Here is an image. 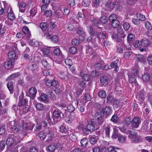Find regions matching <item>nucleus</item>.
I'll return each instance as SVG.
<instances>
[{
    "label": "nucleus",
    "instance_id": "obj_33",
    "mask_svg": "<svg viewBox=\"0 0 152 152\" xmlns=\"http://www.w3.org/2000/svg\"><path fill=\"white\" fill-rule=\"evenodd\" d=\"M113 27L114 28H117L120 25V22L119 21L116 20L111 23Z\"/></svg>",
    "mask_w": 152,
    "mask_h": 152
},
{
    "label": "nucleus",
    "instance_id": "obj_7",
    "mask_svg": "<svg viewBox=\"0 0 152 152\" xmlns=\"http://www.w3.org/2000/svg\"><path fill=\"white\" fill-rule=\"evenodd\" d=\"M22 32L24 34L25 37L27 38H29L31 36L30 33L28 28L27 26H24L22 28Z\"/></svg>",
    "mask_w": 152,
    "mask_h": 152
},
{
    "label": "nucleus",
    "instance_id": "obj_61",
    "mask_svg": "<svg viewBox=\"0 0 152 152\" xmlns=\"http://www.w3.org/2000/svg\"><path fill=\"white\" fill-rule=\"evenodd\" d=\"M65 62L66 65L71 66L72 65V61L70 59H66L65 60Z\"/></svg>",
    "mask_w": 152,
    "mask_h": 152
},
{
    "label": "nucleus",
    "instance_id": "obj_11",
    "mask_svg": "<svg viewBox=\"0 0 152 152\" xmlns=\"http://www.w3.org/2000/svg\"><path fill=\"white\" fill-rule=\"evenodd\" d=\"M8 56L9 59L11 61H13L17 59L15 52L13 51H10L8 53Z\"/></svg>",
    "mask_w": 152,
    "mask_h": 152
},
{
    "label": "nucleus",
    "instance_id": "obj_56",
    "mask_svg": "<svg viewBox=\"0 0 152 152\" xmlns=\"http://www.w3.org/2000/svg\"><path fill=\"white\" fill-rule=\"evenodd\" d=\"M8 17L9 19L11 20H14L15 18L14 15L13 13L11 12H10L8 14Z\"/></svg>",
    "mask_w": 152,
    "mask_h": 152
},
{
    "label": "nucleus",
    "instance_id": "obj_30",
    "mask_svg": "<svg viewBox=\"0 0 152 152\" xmlns=\"http://www.w3.org/2000/svg\"><path fill=\"white\" fill-rule=\"evenodd\" d=\"M136 16L137 19L139 20L142 21H145V15H142L141 14L137 13Z\"/></svg>",
    "mask_w": 152,
    "mask_h": 152
},
{
    "label": "nucleus",
    "instance_id": "obj_44",
    "mask_svg": "<svg viewBox=\"0 0 152 152\" xmlns=\"http://www.w3.org/2000/svg\"><path fill=\"white\" fill-rule=\"evenodd\" d=\"M99 96L101 98H105L106 96V94L104 91H100L98 94Z\"/></svg>",
    "mask_w": 152,
    "mask_h": 152
},
{
    "label": "nucleus",
    "instance_id": "obj_62",
    "mask_svg": "<svg viewBox=\"0 0 152 152\" xmlns=\"http://www.w3.org/2000/svg\"><path fill=\"white\" fill-rule=\"evenodd\" d=\"M72 44L73 45H77L79 44V41L77 39H74L72 41Z\"/></svg>",
    "mask_w": 152,
    "mask_h": 152
},
{
    "label": "nucleus",
    "instance_id": "obj_23",
    "mask_svg": "<svg viewBox=\"0 0 152 152\" xmlns=\"http://www.w3.org/2000/svg\"><path fill=\"white\" fill-rule=\"evenodd\" d=\"M43 65L45 67L49 69L50 67V63H48L46 59H43L42 62Z\"/></svg>",
    "mask_w": 152,
    "mask_h": 152
},
{
    "label": "nucleus",
    "instance_id": "obj_47",
    "mask_svg": "<svg viewBox=\"0 0 152 152\" xmlns=\"http://www.w3.org/2000/svg\"><path fill=\"white\" fill-rule=\"evenodd\" d=\"M123 28L125 30L127 31L129 29L130 26L129 23L127 22H125L123 24Z\"/></svg>",
    "mask_w": 152,
    "mask_h": 152
},
{
    "label": "nucleus",
    "instance_id": "obj_10",
    "mask_svg": "<svg viewBox=\"0 0 152 152\" xmlns=\"http://www.w3.org/2000/svg\"><path fill=\"white\" fill-rule=\"evenodd\" d=\"M108 34L105 33H99L98 34L97 37L99 39H103V41L108 38Z\"/></svg>",
    "mask_w": 152,
    "mask_h": 152
},
{
    "label": "nucleus",
    "instance_id": "obj_28",
    "mask_svg": "<svg viewBox=\"0 0 152 152\" xmlns=\"http://www.w3.org/2000/svg\"><path fill=\"white\" fill-rule=\"evenodd\" d=\"M37 135L38 136V137L42 140H44L46 136V135L45 134L44 132H42L38 134Z\"/></svg>",
    "mask_w": 152,
    "mask_h": 152
},
{
    "label": "nucleus",
    "instance_id": "obj_15",
    "mask_svg": "<svg viewBox=\"0 0 152 152\" xmlns=\"http://www.w3.org/2000/svg\"><path fill=\"white\" fill-rule=\"evenodd\" d=\"M7 86L8 88L10 94H13L14 92V88L13 85V83H12V81H9L7 83Z\"/></svg>",
    "mask_w": 152,
    "mask_h": 152
},
{
    "label": "nucleus",
    "instance_id": "obj_52",
    "mask_svg": "<svg viewBox=\"0 0 152 152\" xmlns=\"http://www.w3.org/2000/svg\"><path fill=\"white\" fill-rule=\"evenodd\" d=\"M40 28L43 30H45L46 29L47 26V24L45 23H41L40 24Z\"/></svg>",
    "mask_w": 152,
    "mask_h": 152
},
{
    "label": "nucleus",
    "instance_id": "obj_50",
    "mask_svg": "<svg viewBox=\"0 0 152 152\" xmlns=\"http://www.w3.org/2000/svg\"><path fill=\"white\" fill-rule=\"evenodd\" d=\"M36 107L37 110H42L44 109V107L42 104L40 103H38L36 104Z\"/></svg>",
    "mask_w": 152,
    "mask_h": 152
},
{
    "label": "nucleus",
    "instance_id": "obj_38",
    "mask_svg": "<svg viewBox=\"0 0 152 152\" xmlns=\"http://www.w3.org/2000/svg\"><path fill=\"white\" fill-rule=\"evenodd\" d=\"M126 137L123 135L120 134L118 137V141L121 142H124L125 141Z\"/></svg>",
    "mask_w": 152,
    "mask_h": 152
},
{
    "label": "nucleus",
    "instance_id": "obj_37",
    "mask_svg": "<svg viewBox=\"0 0 152 152\" xmlns=\"http://www.w3.org/2000/svg\"><path fill=\"white\" fill-rule=\"evenodd\" d=\"M134 35L133 34L130 33L128 35L127 41L129 42L132 41L134 39Z\"/></svg>",
    "mask_w": 152,
    "mask_h": 152
},
{
    "label": "nucleus",
    "instance_id": "obj_57",
    "mask_svg": "<svg viewBox=\"0 0 152 152\" xmlns=\"http://www.w3.org/2000/svg\"><path fill=\"white\" fill-rule=\"evenodd\" d=\"M60 113L58 110H54L53 112V116L56 118H58L60 116Z\"/></svg>",
    "mask_w": 152,
    "mask_h": 152
},
{
    "label": "nucleus",
    "instance_id": "obj_60",
    "mask_svg": "<svg viewBox=\"0 0 152 152\" xmlns=\"http://www.w3.org/2000/svg\"><path fill=\"white\" fill-rule=\"evenodd\" d=\"M141 40L140 41L137 40L134 43V45L135 47H142V44H141Z\"/></svg>",
    "mask_w": 152,
    "mask_h": 152
},
{
    "label": "nucleus",
    "instance_id": "obj_16",
    "mask_svg": "<svg viewBox=\"0 0 152 152\" xmlns=\"http://www.w3.org/2000/svg\"><path fill=\"white\" fill-rule=\"evenodd\" d=\"M102 113L101 111L100 112L96 113L94 115L95 118L97 120H100L104 118Z\"/></svg>",
    "mask_w": 152,
    "mask_h": 152
},
{
    "label": "nucleus",
    "instance_id": "obj_25",
    "mask_svg": "<svg viewBox=\"0 0 152 152\" xmlns=\"http://www.w3.org/2000/svg\"><path fill=\"white\" fill-rule=\"evenodd\" d=\"M132 139V142L133 143H137L141 142V138L139 136H137L135 138H130Z\"/></svg>",
    "mask_w": 152,
    "mask_h": 152
},
{
    "label": "nucleus",
    "instance_id": "obj_58",
    "mask_svg": "<svg viewBox=\"0 0 152 152\" xmlns=\"http://www.w3.org/2000/svg\"><path fill=\"white\" fill-rule=\"evenodd\" d=\"M24 34H23L22 32H18L16 35L17 37L19 39H20L23 37H26L24 35Z\"/></svg>",
    "mask_w": 152,
    "mask_h": 152
},
{
    "label": "nucleus",
    "instance_id": "obj_34",
    "mask_svg": "<svg viewBox=\"0 0 152 152\" xmlns=\"http://www.w3.org/2000/svg\"><path fill=\"white\" fill-rule=\"evenodd\" d=\"M6 125H2L0 127V134L2 135L5 134L6 131Z\"/></svg>",
    "mask_w": 152,
    "mask_h": 152
},
{
    "label": "nucleus",
    "instance_id": "obj_64",
    "mask_svg": "<svg viewBox=\"0 0 152 152\" xmlns=\"http://www.w3.org/2000/svg\"><path fill=\"white\" fill-rule=\"evenodd\" d=\"M38 67L37 64L33 63L31 65L29 68L31 70L33 71L37 69Z\"/></svg>",
    "mask_w": 152,
    "mask_h": 152
},
{
    "label": "nucleus",
    "instance_id": "obj_13",
    "mask_svg": "<svg viewBox=\"0 0 152 152\" xmlns=\"http://www.w3.org/2000/svg\"><path fill=\"white\" fill-rule=\"evenodd\" d=\"M141 44L142 47H146L150 45L149 41L146 38H144L141 40Z\"/></svg>",
    "mask_w": 152,
    "mask_h": 152
},
{
    "label": "nucleus",
    "instance_id": "obj_27",
    "mask_svg": "<svg viewBox=\"0 0 152 152\" xmlns=\"http://www.w3.org/2000/svg\"><path fill=\"white\" fill-rule=\"evenodd\" d=\"M47 93L48 96L52 100H55L56 99V98L54 95V94L52 91H50Z\"/></svg>",
    "mask_w": 152,
    "mask_h": 152
},
{
    "label": "nucleus",
    "instance_id": "obj_59",
    "mask_svg": "<svg viewBox=\"0 0 152 152\" xmlns=\"http://www.w3.org/2000/svg\"><path fill=\"white\" fill-rule=\"evenodd\" d=\"M113 2H110L107 4V6L109 10H113L115 6Z\"/></svg>",
    "mask_w": 152,
    "mask_h": 152
},
{
    "label": "nucleus",
    "instance_id": "obj_51",
    "mask_svg": "<svg viewBox=\"0 0 152 152\" xmlns=\"http://www.w3.org/2000/svg\"><path fill=\"white\" fill-rule=\"evenodd\" d=\"M64 14L66 15H68L69 13V7H65L63 8Z\"/></svg>",
    "mask_w": 152,
    "mask_h": 152
},
{
    "label": "nucleus",
    "instance_id": "obj_19",
    "mask_svg": "<svg viewBox=\"0 0 152 152\" xmlns=\"http://www.w3.org/2000/svg\"><path fill=\"white\" fill-rule=\"evenodd\" d=\"M85 15L82 12H79L77 16V18L79 21H82L85 18Z\"/></svg>",
    "mask_w": 152,
    "mask_h": 152
},
{
    "label": "nucleus",
    "instance_id": "obj_14",
    "mask_svg": "<svg viewBox=\"0 0 152 152\" xmlns=\"http://www.w3.org/2000/svg\"><path fill=\"white\" fill-rule=\"evenodd\" d=\"M43 53L44 57H48L50 59H52L51 55H52L50 51L47 49H45L43 50Z\"/></svg>",
    "mask_w": 152,
    "mask_h": 152
},
{
    "label": "nucleus",
    "instance_id": "obj_46",
    "mask_svg": "<svg viewBox=\"0 0 152 152\" xmlns=\"http://www.w3.org/2000/svg\"><path fill=\"white\" fill-rule=\"evenodd\" d=\"M145 28L148 29H151L152 28V26L150 23L148 21L145 22Z\"/></svg>",
    "mask_w": 152,
    "mask_h": 152
},
{
    "label": "nucleus",
    "instance_id": "obj_21",
    "mask_svg": "<svg viewBox=\"0 0 152 152\" xmlns=\"http://www.w3.org/2000/svg\"><path fill=\"white\" fill-rule=\"evenodd\" d=\"M130 117H126L124 120L125 125L126 127H128L129 125L132 123V120Z\"/></svg>",
    "mask_w": 152,
    "mask_h": 152
},
{
    "label": "nucleus",
    "instance_id": "obj_3",
    "mask_svg": "<svg viewBox=\"0 0 152 152\" xmlns=\"http://www.w3.org/2000/svg\"><path fill=\"white\" fill-rule=\"evenodd\" d=\"M9 125H11V126L10 129L14 133H15L20 131L19 126L17 123H15L14 121L10 122L9 124H7V126H9Z\"/></svg>",
    "mask_w": 152,
    "mask_h": 152
},
{
    "label": "nucleus",
    "instance_id": "obj_8",
    "mask_svg": "<svg viewBox=\"0 0 152 152\" xmlns=\"http://www.w3.org/2000/svg\"><path fill=\"white\" fill-rule=\"evenodd\" d=\"M14 64V61H11L10 60L8 61H6L4 62V66L8 69H11L12 68V66Z\"/></svg>",
    "mask_w": 152,
    "mask_h": 152
},
{
    "label": "nucleus",
    "instance_id": "obj_45",
    "mask_svg": "<svg viewBox=\"0 0 152 152\" xmlns=\"http://www.w3.org/2000/svg\"><path fill=\"white\" fill-rule=\"evenodd\" d=\"M91 3L90 0H83L82 1V5L85 7L89 6Z\"/></svg>",
    "mask_w": 152,
    "mask_h": 152
},
{
    "label": "nucleus",
    "instance_id": "obj_54",
    "mask_svg": "<svg viewBox=\"0 0 152 152\" xmlns=\"http://www.w3.org/2000/svg\"><path fill=\"white\" fill-rule=\"evenodd\" d=\"M90 143L92 145H94L97 142V139L96 137H91L89 139Z\"/></svg>",
    "mask_w": 152,
    "mask_h": 152
},
{
    "label": "nucleus",
    "instance_id": "obj_35",
    "mask_svg": "<svg viewBox=\"0 0 152 152\" xmlns=\"http://www.w3.org/2000/svg\"><path fill=\"white\" fill-rule=\"evenodd\" d=\"M37 12V8L36 7L33 8L30 11V16L32 17L34 16Z\"/></svg>",
    "mask_w": 152,
    "mask_h": 152
},
{
    "label": "nucleus",
    "instance_id": "obj_36",
    "mask_svg": "<svg viewBox=\"0 0 152 152\" xmlns=\"http://www.w3.org/2000/svg\"><path fill=\"white\" fill-rule=\"evenodd\" d=\"M108 18L106 16H103L100 19V21L103 23H107L108 21Z\"/></svg>",
    "mask_w": 152,
    "mask_h": 152
},
{
    "label": "nucleus",
    "instance_id": "obj_53",
    "mask_svg": "<svg viewBox=\"0 0 152 152\" xmlns=\"http://www.w3.org/2000/svg\"><path fill=\"white\" fill-rule=\"evenodd\" d=\"M117 33L121 35H122V37H124L125 35H124L123 29L121 28H119L117 30Z\"/></svg>",
    "mask_w": 152,
    "mask_h": 152
},
{
    "label": "nucleus",
    "instance_id": "obj_43",
    "mask_svg": "<svg viewBox=\"0 0 152 152\" xmlns=\"http://www.w3.org/2000/svg\"><path fill=\"white\" fill-rule=\"evenodd\" d=\"M56 147L53 145H50L48 147V150L49 151L53 152L56 149Z\"/></svg>",
    "mask_w": 152,
    "mask_h": 152
},
{
    "label": "nucleus",
    "instance_id": "obj_39",
    "mask_svg": "<svg viewBox=\"0 0 152 152\" xmlns=\"http://www.w3.org/2000/svg\"><path fill=\"white\" fill-rule=\"evenodd\" d=\"M117 17L115 14H112L109 17V20L111 23L117 20Z\"/></svg>",
    "mask_w": 152,
    "mask_h": 152
},
{
    "label": "nucleus",
    "instance_id": "obj_4",
    "mask_svg": "<svg viewBox=\"0 0 152 152\" xmlns=\"http://www.w3.org/2000/svg\"><path fill=\"white\" fill-rule=\"evenodd\" d=\"M140 123V118L137 117H134L132 120L131 125L130 128L131 129L137 128Z\"/></svg>",
    "mask_w": 152,
    "mask_h": 152
},
{
    "label": "nucleus",
    "instance_id": "obj_48",
    "mask_svg": "<svg viewBox=\"0 0 152 152\" xmlns=\"http://www.w3.org/2000/svg\"><path fill=\"white\" fill-rule=\"evenodd\" d=\"M67 109L69 112L72 113L75 110V108L72 105L69 104L67 107Z\"/></svg>",
    "mask_w": 152,
    "mask_h": 152
},
{
    "label": "nucleus",
    "instance_id": "obj_55",
    "mask_svg": "<svg viewBox=\"0 0 152 152\" xmlns=\"http://www.w3.org/2000/svg\"><path fill=\"white\" fill-rule=\"evenodd\" d=\"M53 136L54 134L53 132H49L46 135L48 137V140H51L53 138Z\"/></svg>",
    "mask_w": 152,
    "mask_h": 152
},
{
    "label": "nucleus",
    "instance_id": "obj_1",
    "mask_svg": "<svg viewBox=\"0 0 152 152\" xmlns=\"http://www.w3.org/2000/svg\"><path fill=\"white\" fill-rule=\"evenodd\" d=\"M96 121L94 119H91L88 122L85 129L83 130V135H88L95 130Z\"/></svg>",
    "mask_w": 152,
    "mask_h": 152
},
{
    "label": "nucleus",
    "instance_id": "obj_40",
    "mask_svg": "<svg viewBox=\"0 0 152 152\" xmlns=\"http://www.w3.org/2000/svg\"><path fill=\"white\" fill-rule=\"evenodd\" d=\"M136 58L137 60L141 62H143L144 61L143 56L141 54L136 55Z\"/></svg>",
    "mask_w": 152,
    "mask_h": 152
},
{
    "label": "nucleus",
    "instance_id": "obj_63",
    "mask_svg": "<svg viewBox=\"0 0 152 152\" xmlns=\"http://www.w3.org/2000/svg\"><path fill=\"white\" fill-rule=\"evenodd\" d=\"M77 50V48L75 47H72L69 49V52L72 54H74L75 53Z\"/></svg>",
    "mask_w": 152,
    "mask_h": 152
},
{
    "label": "nucleus",
    "instance_id": "obj_26",
    "mask_svg": "<svg viewBox=\"0 0 152 152\" xmlns=\"http://www.w3.org/2000/svg\"><path fill=\"white\" fill-rule=\"evenodd\" d=\"M110 127H111L110 126L107 125L105 128L104 130L106 133V137H110Z\"/></svg>",
    "mask_w": 152,
    "mask_h": 152
},
{
    "label": "nucleus",
    "instance_id": "obj_18",
    "mask_svg": "<svg viewBox=\"0 0 152 152\" xmlns=\"http://www.w3.org/2000/svg\"><path fill=\"white\" fill-rule=\"evenodd\" d=\"M151 75L150 74H144L142 75V80L144 82H148L150 80Z\"/></svg>",
    "mask_w": 152,
    "mask_h": 152
},
{
    "label": "nucleus",
    "instance_id": "obj_31",
    "mask_svg": "<svg viewBox=\"0 0 152 152\" xmlns=\"http://www.w3.org/2000/svg\"><path fill=\"white\" fill-rule=\"evenodd\" d=\"M138 98L141 102H142L145 99V96L142 91H140L138 94Z\"/></svg>",
    "mask_w": 152,
    "mask_h": 152
},
{
    "label": "nucleus",
    "instance_id": "obj_20",
    "mask_svg": "<svg viewBox=\"0 0 152 152\" xmlns=\"http://www.w3.org/2000/svg\"><path fill=\"white\" fill-rule=\"evenodd\" d=\"M23 94L20 97V103L21 106L25 105L28 102V100L26 98H24Z\"/></svg>",
    "mask_w": 152,
    "mask_h": 152
},
{
    "label": "nucleus",
    "instance_id": "obj_2",
    "mask_svg": "<svg viewBox=\"0 0 152 152\" xmlns=\"http://www.w3.org/2000/svg\"><path fill=\"white\" fill-rule=\"evenodd\" d=\"M138 72V69L136 67L129 74V81L130 83H136V76Z\"/></svg>",
    "mask_w": 152,
    "mask_h": 152
},
{
    "label": "nucleus",
    "instance_id": "obj_32",
    "mask_svg": "<svg viewBox=\"0 0 152 152\" xmlns=\"http://www.w3.org/2000/svg\"><path fill=\"white\" fill-rule=\"evenodd\" d=\"M80 143L82 146L85 147L87 145L88 143V140L87 139H83L81 140Z\"/></svg>",
    "mask_w": 152,
    "mask_h": 152
},
{
    "label": "nucleus",
    "instance_id": "obj_41",
    "mask_svg": "<svg viewBox=\"0 0 152 152\" xmlns=\"http://www.w3.org/2000/svg\"><path fill=\"white\" fill-rule=\"evenodd\" d=\"M118 119V116L116 115H114L112 117L110 121L115 123H117Z\"/></svg>",
    "mask_w": 152,
    "mask_h": 152
},
{
    "label": "nucleus",
    "instance_id": "obj_6",
    "mask_svg": "<svg viewBox=\"0 0 152 152\" xmlns=\"http://www.w3.org/2000/svg\"><path fill=\"white\" fill-rule=\"evenodd\" d=\"M101 110L103 114L106 115L105 117L108 116L112 113V110L109 107L107 106L104 108L102 109Z\"/></svg>",
    "mask_w": 152,
    "mask_h": 152
},
{
    "label": "nucleus",
    "instance_id": "obj_17",
    "mask_svg": "<svg viewBox=\"0 0 152 152\" xmlns=\"http://www.w3.org/2000/svg\"><path fill=\"white\" fill-rule=\"evenodd\" d=\"M86 53L88 55L91 56L94 54V50L90 46H87L86 47Z\"/></svg>",
    "mask_w": 152,
    "mask_h": 152
},
{
    "label": "nucleus",
    "instance_id": "obj_49",
    "mask_svg": "<svg viewBox=\"0 0 152 152\" xmlns=\"http://www.w3.org/2000/svg\"><path fill=\"white\" fill-rule=\"evenodd\" d=\"M100 80L101 83H105L107 82V77L106 76L102 75L100 77Z\"/></svg>",
    "mask_w": 152,
    "mask_h": 152
},
{
    "label": "nucleus",
    "instance_id": "obj_29",
    "mask_svg": "<svg viewBox=\"0 0 152 152\" xmlns=\"http://www.w3.org/2000/svg\"><path fill=\"white\" fill-rule=\"evenodd\" d=\"M104 46L106 49L109 48L110 45V43L108 41L107 39L102 41Z\"/></svg>",
    "mask_w": 152,
    "mask_h": 152
},
{
    "label": "nucleus",
    "instance_id": "obj_22",
    "mask_svg": "<svg viewBox=\"0 0 152 152\" xmlns=\"http://www.w3.org/2000/svg\"><path fill=\"white\" fill-rule=\"evenodd\" d=\"M120 134H118V130L116 128L114 129L113 132L112 136V138L113 139H116L118 137Z\"/></svg>",
    "mask_w": 152,
    "mask_h": 152
},
{
    "label": "nucleus",
    "instance_id": "obj_24",
    "mask_svg": "<svg viewBox=\"0 0 152 152\" xmlns=\"http://www.w3.org/2000/svg\"><path fill=\"white\" fill-rule=\"evenodd\" d=\"M7 145L10 146H12L14 143V141L12 137H9L7 139L6 143Z\"/></svg>",
    "mask_w": 152,
    "mask_h": 152
},
{
    "label": "nucleus",
    "instance_id": "obj_5",
    "mask_svg": "<svg viewBox=\"0 0 152 152\" xmlns=\"http://www.w3.org/2000/svg\"><path fill=\"white\" fill-rule=\"evenodd\" d=\"M33 128V126H30L27 123H24L23 125L22 130L21 132L25 135L27 134L28 131L31 130Z\"/></svg>",
    "mask_w": 152,
    "mask_h": 152
},
{
    "label": "nucleus",
    "instance_id": "obj_9",
    "mask_svg": "<svg viewBox=\"0 0 152 152\" xmlns=\"http://www.w3.org/2000/svg\"><path fill=\"white\" fill-rule=\"evenodd\" d=\"M29 92L30 94V96L32 99H33L35 97L37 93V91L34 87H31L29 89Z\"/></svg>",
    "mask_w": 152,
    "mask_h": 152
},
{
    "label": "nucleus",
    "instance_id": "obj_12",
    "mask_svg": "<svg viewBox=\"0 0 152 152\" xmlns=\"http://www.w3.org/2000/svg\"><path fill=\"white\" fill-rule=\"evenodd\" d=\"M20 11L22 12L25 11L26 7V4L23 2H18Z\"/></svg>",
    "mask_w": 152,
    "mask_h": 152
},
{
    "label": "nucleus",
    "instance_id": "obj_42",
    "mask_svg": "<svg viewBox=\"0 0 152 152\" xmlns=\"http://www.w3.org/2000/svg\"><path fill=\"white\" fill-rule=\"evenodd\" d=\"M52 88L53 89H54V88L56 87L59 86L58 84V82L56 80H52Z\"/></svg>",
    "mask_w": 152,
    "mask_h": 152
}]
</instances>
